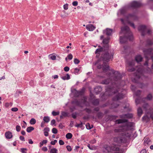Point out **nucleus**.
<instances>
[{
  "mask_svg": "<svg viewBox=\"0 0 153 153\" xmlns=\"http://www.w3.org/2000/svg\"><path fill=\"white\" fill-rule=\"evenodd\" d=\"M114 82L112 84L113 87L108 88L110 91H112L113 94L114 95L112 98L114 101H117L123 99L125 97V95L126 93V91L124 90L120 92V88L121 85V75L118 71H115L114 73Z\"/></svg>",
  "mask_w": 153,
  "mask_h": 153,
  "instance_id": "nucleus-1",
  "label": "nucleus"
},
{
  "mask_svg": "<svg viewBox=\"0 0 153 153\" xmlns=\"http://www.w3.org/2000/svg\"><path fill=\"white\" fill-rule=\"evenodd\" d=\"M109 37L103 39V43L105 44L103 47L97 49L95 53L97 54L96 56L99 57L101 54L100 56L101 60L104 62H108L110 59L113 58L114 54L113 51H110L109 49L108 45V43L109 42Z\"/></svg>",
  "mask_w": 153,
  "mask_h": 153,
  "instance_id": "nucleus-2",
  "label": "nucleus"
},
{
  "mask_svg": "<svg viewBox=\"0 0 153 153\" xmlns=\"http://www.w3.org/2000/svg\"><path fill=\"white\" fill-rule=\"evenodd\" d=\"M123 34L124 36L123 37H120V42L122 44L125 43L129 39L130 41L133 39V36L131 32V31L129 27L127 26L121 27V30L120 34Z\"/></svg>",
  "mask_w": 153,
  "mask_h": 153,
  "instance_id": "nucleus-3",
  "label": "nucleus"
},
{
  "mask_svg": "<svg viewBox=\"0 0 153 153\" xmlns=\"http://www.w3.org/2000/svg\"><path fill=\"white\" fill-rule=\"evenodd\" d=\"M126 140L121 137H115L112 139V143L114 146H111L110 149L114 151H118L119 148L117 146H120L122 143H125Z\"/></svg>",
  "mask_w": 153,
  "mask_h": 153,
  "instance_id": "nucleus-4",
  "label": "nucleus"
},
{
  "mask_svg": "<svg viewBox=\"0 0 153 153\" xmlns=\"http://www.w3.org/2000/svg\"><path fill=\"white\" fill-rule=\"evenodd\" d=\"M97 67L98 69L102 68L103 71H106L109 69V67L106 63L104 62L102 65L99 64L97 66Z\"/></svg>",
  "mask_w": 153,
  "mask_h": 153,
  "instance_id": "nucleus-5",
  "label": "nucleus"
},
{
  "mask_svg": "<svg viewBox=\"0 0 153 153\" xmlns=\"http://www.w3.org/2000/svg\"><path fill=\"white\" fill-rule=\"evenodd\" d=\"M142 5L141 4L136 1H134L129 4V7L134 8H136L140 7Z\"/></svg>",
  "mask_w": 153,
  "mask_h": 153,
  "instance_id": "nucleus-6",
  "label": "nucleus"
},
{
  "mask_svg": "<svg viewBox=\"0 0 153 153\" xmlns=\"http://www.w3.org/2000/svg\"><path fill=\"white\" fill-rule=\"evenodd\" d=\"M146 27V26L145 25H141L138 27V30L141 32V35L143 36L145 35V30Z\"/></svg>",
  "mask_w": 153,
  "mask_h": 153,
  "instance_id": "nucleus-7",
  "label": "nucleus"
},
{
  "mask_svg": "<svg viewBox=\"0 0 153 153\" xmlns=\"http://www.w3.org/2000/svg\"><path fill=\"white\" fill-rule=\"evenodd\" d=\"M85 89V88H83L81 90L79 91H77L75 90V91L74 93V96L76 97L82 95L83 94Z\"/></svg>",
  "mask_w": 153,
  "mask_h": 153,
  "instance_id": "nucleus-8",
  "label": "nucleus"
},
{
  "mask_svg": "<svg viewBox=\"0 0 153 153\" xmlns=\"http://www.w3.org/2000/svg\"><path fill=\"white\" fill-rule=\"evenodd\" d=\"M152 51L153 49L152 48H149L148 49H144L143 50V52L145 56V57L147 59H148V58L147 55H151Z\"/></svg>",
  "mask_w": 153,
  "mask_h": 153,
  "instance_id": "nucleus-9",
  "label": "nucleus"
},
{
  "mask_svg": "<svg viewBox=\"0 0 153 153\" xmlns=\"http://www.w3.org/2000/svg\"><path fill=\"white\" fill-rule=\"evenodd\" d=\"M127 19L131 17L133 18V19L134 20H137L138 19V17L136 15L135 13L129 14L126 17Z\"/></svg>",
  "mask_w": 153,
  "mask_h": 153,
  "instance_id": "nucleus-10",
  "label": "nucleus"
},
{
  "mask_svg": "<svg viewBox=\"0 0 153 153\" xmlns=\"http://www.w3.org/2000/svg\"><path fill=\"white\" fill-rule=\"evenodd\" d=\"M137 71V74L135 75V76L136 78L139 79L140 78L142 75V70L141 69L139 68Z\"/></svg>",
  "mask_w": 153,
  "mask_h": 153,
  "instance_id": "nucleus-11",
  "label": "nucleus"
},
{
  "mask_svg": "<svg viewBox=\"0 0 153 153\" xmlns=\"http://www.w3.org/2000/svg\"><path fill=\"white\" fill-rule=\"evenodd\" d=\"M86 28L87 30L89 31H92L95 29L96 27L93 25L90 24L87 25Z\"/></svg>",
  "mask_w": 153,
  "mask_h": 153,
  "instance_id": "nucleus-12",
  "label": "nucleus"
},
{
  "mask_svg": "<svg viewBox=\"0 0 153 153\" xmlns=\"http://www.w3.org/2000/svg\"><path fill=\"white\" fill-rule=\"evenodd\" d=\"M102 91V88L100 86L96 87L94 89V92L97 94H99Z\"/></svg>",
  "mask_w": 153,
  "mask_h": 153,
  "instance_id": "nucleus-13",
  "label": "nucleus"
},
{
  "mask_svg": "<svg viewBox=\"0 0 153 153\" xmlns=\"http://www.w3.org/2000/svg\"><path fill=\"white\" fill-rule=\"evenodd\" d=\"M5 136L6 138L10 139L13 137L12 133L9 131L6 132L5 133Z\"/></svg>",
  "mask_w": 153,
  "mask_h": 153,
  "instance_id": "nucleus-14",
  "label": "nucleus"
},
{
  "mask_svg": "<svg viewBox=\"0 0 153 153\" xmlns=\"http://www.w3.org/2000/svg\"><path fill=\"white\" fill-rule=\"evenodd\" d=\"M133 117V115L131 114H126L120 116L121 118H131Z\"/></svg>",
  "mask_w": 153,
  "mask_h": 153,
  "instance_id": "nucleus-15",
  "label": "nucleus"
},
{
  "mask_svg": "<svg viewBox=\"0 0 153 153\" xmlns=\"http://www.w3.org/2000/svg\"><path fill=\"white\" fill-rule=\"evenodd\" d=\"M112 32V30L109 28H107L105 30H103V33H105L108 36H110L111 35Z\"/></svg>",
  "mask_w": 153,
  "mask_h": 153,
  "instance_id": "nucleus-16",
  "label": "nucleus"
},
{
  "mask_svg": "<svg viewBox=\"0 0 153 153\" xmlns=\"http://www.w3.org/2000/svg\"><path fill=\"white\" fill-rule=\"evenodd\" d=\"M128 122L127 119H119L117 120L116 121V123L120 124L122 123H126Z\"/></svg>",
  "mask_w": 153,
  "mask_h": 153,
  "instance_id": "nucleus-17",
  "label": "nucleus"
},
{
  "mask_svg": "<svg viewBox=\"0 0 153 153\" xmlns=\"http://www.w3.org/2000/svg\"><path fill=\"white\" fill-rule=\"evenodd\" d=\"M143 58L140 55H138L136 56L135 58L136 61L137 62H141L142 59Z\"/></svg>",
  "mask_w": 153,
  "mask_h": 153,
  "instance_id": "nucleus-18",
  "label": "nucleus"
},
{
  "mask_svg": "<svg viewBox=\"0 0 153 153\" xmlns=\"http://www.w3.org/2000/svg\"><path fill=\"white\" fill-rule=\"evenodd\" d=\"M44 135L47 137L48 135V132L49 131V128L48 127H46L44 129Z\"/></svg>",
  "mask_w": 153,
  "mask_h": 153,
  "instance_id": "nucleus-19",
  "label": "nucleus"
},
{
  "mask_svg": "<svg viewBox=\"0 0 153 153\" xmlns=\"http://www.w3.org/2000/svg\"><path fill=\"white\" fill-rule=\"evenodd\" d=\"M150 120L149 117L147 115L144 116L142 117V120L143 121L148 122Z\"/></svg>",
  "mask_w": 153,
  "mask_h": 153,
  "instance_id": "nucleus-20",
  "label": "nucleus"
},
{
  "mask_svg": "<svg viewBox=\"0 0 153 153\" xmlns=\"http://www.w3.org/2000/svg\"><path fill=\"white\" fill-rule=\"evenodd\" d=\"M110 81V79H107L102 81L101 83L103 84H108L109 83Z\"/></svg>",
  "mask_w": 153,
  "mask_h": 153,
  "instance_id": "nucleus-21",
  "label": "nucleus"
},
{
  "mask_svg": "<svg viewBox=\"0 0 153 153\" xmlns=\"http://www.w3.org/2000/svg\"><path fill=\"white\" fill-rule=\"evenodd\" d=\"M137 114L139 117H140L143 114V111L140 107L137 110Z\"/></svg>",
  "mask_w": 153,
  "mask_h": 153,
  "instance_id": "nucleus-22",
  "label": "nucleus"
},
{
  "mask_svg": "<svg viewBox=\"0 0 153 153\" xmlns=\"http://www.w3.org/2000/svg\"><path fill=\"white\" fill-rule=\"evenodd\" d=\"M61 78L63 80H68L70 78V75L68 74H67L66 76L61 77Z\"/></svg>",
  "mask_w": 153,
  "mask_h": 153,
  "instance_id": "nucleus-23",
  "label": "nucleus"
},
{
  "mask_svg": "<svg viewBox=\"0 0 153 153\" xmlns=\"http://www.w3.org/2000/svg\"><path fill=\"white\" fill-rule=\"evenodd\" d=\"M99 102L98 99L94 100L92 102L93 104L95 105H97L99 104Z\"/></svg>",
  "mask_w": 153,
  "mask_h": 153,
  "instance_id": "nucleus-24",
  "label": "nucleus"
},
{
  "mask_svg": "<svg viewBox=\"0 0 153 153\" xmlns=\"http://www.w3.org/2000/svg\"><path fill=\"white\" fill-rule=\"evenodd\" d=\"M34 129V128L33 127L30 126L27 128L26 131L27 132L30 133Z\"/></svg>",
  "mask_w": 153,
  "mask_h": 153,
  "instance_id": "nucleus-25",
  "label": "nucleus"
},
{
  "mask_svg": "<svg viewBox=\"0 0 153 153\" xmlns=\"http://www.w3.org/2000/svg\"><path fill=\"white\" fill-rule=\"evenodd\" d=\"M36 122V120L33 118H31L30 121V123L31 125L35 124Z\"/></svg>",
  "mask_w": 153,
  "mask_h": 153,
  "instance_id": "nucleus-26",
  "label": "nucleus"
},
{
  "mask_svg": "<svg viewBox=\"0 0 153 153\" xmlns=\"http://www.w3.org/2000/svg\"><path fill=\"white\" fill-rule=\"evenodd\" d=\"M72 134L70 133H68L66 135V137L67 139H70L72 137Z\"/></svg>",
  "mask_w": 153,
  "mask_h": 153,
  "instance_id": "nucleus-27",
  "label": "nucleus"
},
{
  "mask_svg": "<svg viewBox=\"0 0 153 153\" xmlns=\"http://www.w3.org/2000/svg\"><path fill=\"white\" fill-rule=\"evenodd\" d=\"M43 120L45 122L48 123L50 121V118L48 116H45L43 118Z\"/></svg>",
  "mask_w": 153,
  "mask_h": 153,
  "instance_id": "nucleus-28",
  "label": "nucleus"
},
{
  "mask_svg": "<svg viewBox=\"0 0 153 153\" xmlns=\"http://www.w3.org/2000/svg\"><path fill=\"white\" fill-rule=\"evenodd\" d=\"M48 141L47 140H44L42 142H41L39 143V146L40 147H41L44 144H46L47 143Z\"/></svg>",
  "mask_w": 153,
  "mask_h": 153,
  "instance_id": "nucleus-29",
  "label": "nucleus"
},
{
  "mask_svg": "<svg viewBox=\"0 0 153 153\" xmlns=\"http://www.w3.org/2000/svg\"><path fill=\"white\" fill-rule=\"evenodd\" d=\"M58 150L56 148H53L51 149L50 152L51 153H58Z\"/></svg>",
  "mask_w": 153,
  "mask_h": 153,
  "instance_id": "nucleus-30",
  "label": "nucleus"
},
{
  "mask_svg": "<svg viewBox=\"0 0 153 153\" xmlns=\"http://www.w3.org/2000/svg\"><path fill=\"white\" fill-rule=\"evenodd\" d=\"M143 108L147 111V109L149 108V106L147 103H145L143 105Z\"/></svg>",
  "mask_w": 153,
  "mask_h": 153,
  "instance_id": "nucleus-31",
  "label": "nucleus"
},
{
  "mask_svg": "<svg viewBox=\"0 0 153 153\" xmlns=\"http://www.w3.org/2000/svg\"><path fill=\"white\" fill-rule=\"evenodd\" d=\"M59 111L56 112L54 111H53L52 112V114L53 116H56L59 115Z\"/></svg>",
  "mask_w": 153,
  "mask_h": 153,
  "instance_id": "nucleus-32",
  "label": "nucleus"
},
{
  "mask_svg": "<svg viewBox=\"0 0 153 153\" xmlns=\"http://www.w3.org/2000/svg\"><path fill=\"white\" fill-rule=\"evenodd\" d=\"M127 23L134 28H135V27L134 23L131 22L129 21H128Z\"/></svg>",
  "mask_w": 153,
  "mask_h": 153,
  "instance_id": "nucleus-33",
  "label": "nucleus"
},
{
  "mask_svg": "<svg viewBox=\"0 0 153 153\" xmlns=\"http://www.w3.org/2000/svg\"><path fill=\"white\" fill-rule=\"evenodd\" d=\"M97 116L98 118H102L103 116V114L100 112H99L97 114Z\"/></svg>",
  "mask_w": 153,
  "mask_h": 153,
  "instance_id": "nucleus-34",
  "label": "nucleus"
},
{
  "mask_svg": "<svg viewBox=\"0 0 153 153\" xmlns=\"http://www.w3.org/2000/svg\"><path fill=\"white\" fill-rule=\"evenodd\" d=\"M147 45H152L153 44V42L150 39H148L146 41Z\"/></svg>",
  "mask_w": 153,
  "mask_h": 153,
  "instance_id": "nucleus-35",
  "label": "nucleus"
},
{
  "mask_svg": "<svg viewBox=\"0 0 153 153\" xmlns=\"http://www.w3.org/2000/svg\"><path fill=\"white\" fill-rule=\"evenodd\" d=\"M52 130V133L54 134H56L58 132L57 130L55 128H53Z\"/></svg>",
  "mask_w": 153,
  "mask_h": 153,
  "instance_id": "nucleus-36",
  "label": "nucleus"
},
{
  "mask_svg": "<svg viewBox=\"0 0 153 153\" xmlns=\"http://www.w3.org/2000/svg\"><path fill=\"white\" fill-rule=\"evenodd\" d=\"M125 136L126 138L129 139L131 136V134L130 133H125Z\"/></svg>",
  "mask_w": 153,
  "mask_h": 153,
  "instance_id": "nucleus-37",
  "label": "nucleus"
},
{
  "mask_svg": "<svg viewBox=\"0 0 153 153\" xmlns=\"http://www.w3.org/2000/svg\"><path fill=\"white\" fill-rule=\"evenodd\" d=\"M85 126H86V128L87 129H90L92 128V127H91L90 126L89 123H87L86 124Z\"/></svg>",
  "mask_w": 153,
  "mask_h": 153,
  "instance_id": "nucleus-38",
  "label": "nucleus"
},
{
  "mask_svg": "<svg viewBox=\"0 0 153 153\" xmlns=\"http://www.w3.org/2000/svg\"><path fill=\"white\" fill-rule=\"evenodd\" d=\"M73 102L78 106H80V105L81 104L80 102L78 100H75Z\"/></svg>",
  "mask_w": 153,
  "mask_h": 153,
  "instance_id": "nucleus-39",
  "label": "nucleus"
},
{
  "mask_svg": "<svg viewBox=\"0 0 153 153\" xmlns=\"http://www.w3.org/2000/svg\"><path fill=\"white\" fill-rule=\"evenodd\" d=\"M21 129V128L19 126L17 125L16 126V130L17 132H19Z\"/></svg>",
  "mask_w": 153,
  "mask_h": 153,
  "instance_id": "nucleus-40",
  "label": "nucleus"
},
{
  "mask_svg": "<svg viewBox=\"0 0 153 153\" xmlns=\"http://www.w3.org/2000/svg\"><path fill=\"white\" fill-rule=\"evenodd\" d=\"M152 95L151 94H149L147 95V97L145 98L149 100H150L152 99Z\"/></svg>",
  "mask_w": 153,
  "mask_h": 153,
  "instance_id": "nucleus-41",
  "label": "nucleus"
},
{
  "mask_svg": "<svg viewBox=\"0 0 153 153\" xmlns=\"http://www.w3.org/2000/svg\"><path fill=\"white\" fill-rule=\"evenodd\" d=\"M68 113L66 112H65L64 111L62 112L61 113V114L63 116V117H66L68 115Z\"/></svg>",
  "mask_w": 153,
  "mask_h": 153,
  "instance_id": "nucleus-42",
  "label": "nucleus"
},
{
  "mask_svg": "<svg viewBox=\"0 0 153 153\" xmlns=\"http://www.w3.org/2000/svg\"><path fill=\"white\" fill-rule=\"evenodd\" d=\"M80 61L79 60L77 59H75L74 60V62L76 64H78Z\"/></svg>",
  "mask_w": 153,
  "mask_h": 153,
  "instance_id": "nucleus-43",
  "label": "nucleus"
},
{
  "mask_svg": "<svg viewBox=\"0 0 153 153\" xmlns=\"http://www.w3.org/2000/svg\"><path fill=\"white\" fill-rule=\"evenodd\" d=\"M79 70V69L77 68H75L74 69V74H77Z\"/></svg>",
  "mask_w": 153,
  "mask_h": 153,
  "instance_id": "nucleus-44",
  "label": "nucleus"
},
{
  "mask_svg": "<svg viewBox=\"0 0 153 153\" xmlns=\"http://www.w3.org/2000/svg\"><path fill=\"white\" fill-rule=\"evenodd\" d=\"M140 93H141V91H140V90H138L137 91H136L135 94V95L137 96H139L140 94Z\"/></svg>",
  "mask_w": 153,
  "mask_h": 153,
  "instance_id": "nucleus-45",
  "label": "nucleus"
},
{
  "mask_svg": "<svg viewBox=\"0 0 153 153\" xmlns=\"http://www.w3.org/2000/svg\"><path fill=\"white\" fill-rule=\"evenodd\" d=\"M78 2L76 1H73L72 3V4L73 6H76L78 5Z\"/></svg>",
  "mask_w": 153,
  "mask_h": 153,
  "instance_id": "nucleus-46",
  "label": "nucleus"
},
{
  "mask_svg": "<svg viewBox=\"0 0 153 153\" xmlns=\"http://www.w3.org/2000/svg\"><path fill=\"white\" fill-rule=\"evenodd\" d=\"M85 110L86 112L88 114H90L91 112V109L88 108H86L84 110Z\"/></svg>",
  "mask_w": 153,
  "mask_h": 153,
  "instance_id": "nucleus-47",
  "label": "nucleus"
},
{
  "mask_svg": "<svg viewBox=\"0 0 153 153\" xmlns=\"http://www.w3.org/2000/svg\"><path fill=\"white\" fill-rule=\"evenodd\" d=\"M66 148L68 151L70 152L72 150V148L71 146L69 145L66 146Z\"/></svg>",
  "mask_w": 153,
  "mask_h": 153,
  "instance_id": "nucleus-48",
  "label": "nucleus"
},
{
  "mask_svg": "<svg viewBox=\"0 0 153 153\" xmlns=\"http://www.w3.org/2000/svg\"><path fill=\"white\" fill-rule=\"evenodd\" d=\"M64 9L65 10H67L68 9V4H66L63 5Z\"/></svg>",
  "mask_w": 153,
  "mask_h": 153,
  "instance_id": "nucleus-49",
  "label": "nucleus"
},
{
  "mask_svg": "<svg viewBox=\"0 0 153 153\" xmlns=\"http://www.w3.org/2000/svg\"><path fill=\"white\" fill-rule=\"evenodd\" d=\"M124 108L125 109H127V110L128 111H130V109L129 108V105L128 104H127L126 106L124 107Z\"/></svg>",
  "mask_w": 153,
  "mask_h": 153,
  "instance_id": "nucleus-50",
  "label": "nucleus"
},
{
  "mask_svg": "<svg viewBox=\"0 0 153 153\" xmlns=\"http://www.w3.org/2000/svg\"><path fill=\"white\" fill-rule=\"evenodd\" d=\"M64 70L65 72H68L70 68L66 66L64 68Z\"/></svg>",
  "mask_w": 153,
  "mask_h": 153,
  "instance_id": "nucleus-51",
  "label": "nucleus"
},
{
  "mask_svg": "<svg viewBox=\"0 0 153 153\" xmlns=\"http://www.w3.org/2000/svg\"><path fill=\"white\" fill-rule=\"evenodd\" d=\"M18 108L16 107L13 108H12L11 111H13L16 112L18 111Z\"/></svg>",
  "mask_w": 153,
  "mask_h": 153,
  "instance_id": "nucleus-52",
  "label": "nucleus"
},
{
  "mask_svg": "<svg viewBox=\"0 0 153 153\" xmlns=\"http://www.w3.org/2000/svg\"><path fill=\"white\" fill-rule=\"evenodd\" d=\"M67 57L70 60L72 59L73 56L71 54H69L68 56Z\"/></svg>",
  "mask_w": 153,
  "mask_h": 153,
  "instance_id": "nucleus-53",
  "label": "nucleus"
},
{
  "mask_svg": "<svg viewBox=\"0 0 153 153\" xmlns=\"http://www.w3.org/2000/svg\"><path fill=\"white\" fill-rule=\"evenodd\" d=\"M134 60H132L131 62H129L128 63L129 65L130 66L133 65H134Z\"/></svg>",
  "mask_w": 153,
  "mask_h": 153,
  "instance_id": "nucleus-54",
  "label": "nucleus"
},
{
  "mask_svg": "<svg viewBox=\"0 0 153 153\" xmlns=\"http://www.w3.org/2000/svg\"><path fill=\"white\" fill-rule=\"evenodd\" d=\"M57 142V140H54L53 141H52L51 142V144L52 145H54Z\"/></svg>",
  "mask_w": 153,
  "mask_h": 153,
  "instance_id": "nucleus-55",
  "label": "nucleus"
},
{
  "mask_svg": "<svg viewBox=\"0 0 153 153\" xmlns=\"http://www.w3.org/2000/svg\"><path fill=\"white\" fill-rule=\"evenodd\" d=\"M59 144L61 145H63L65 143L64 141L62 140H59Z\"/></svg>",
  "mask_w": 153,
  "mask_h": 153,
  "instance_id": "nucleus-56",
  "label": "nucleus"
},
{
  "mask_svg": "<svg viewBox=\"0 0 153 153\" xmlns=\"http://www.w3.org/2000/svg\"><path fill=\"white\" fill-rule=\"evenodd\" d=\"M135 71V69L134 68H131L128 69V71L130 72L134 71Z\"/></svg>",
  "mask_w": 153,
  "mask_h": 153,
  "instance_id": "nucleus-57",
  "label": "nucleus"
},
{
  "mask_svg": "<svg viewBox=\"0 0 153 153\" xmlns=\"http://www.w3.org/2000/svg\"><path fill=\"white\" fill-rule=\"evenodd\" d=\"M140 102V100L138 98H137L135 100V102L137 105Z\"/></svg>",
  "mask_w": 153,
  "mask_h": 153,
  "instance_id": "nucleus-58",
  "label": "nucleus"
},
{
  "mask_svg": "<svg viewBox=\"0 0 153 153\" xmlns=\"http://www.w3.org/2000/svg\"><path fill=\"white\" fill-rule=\"evenodd\" d=\"M55 120L54 119H53L51 120V125H53L55 123Z\"/></svg>",
  "mask_w": 153,
  "mask_h": 153,
  "instance_id": "nucleus-59",
  "label": "nucleus"
},
{
  "mask_svg": "<svg viewBox=\"0 0 153 153\" xmlns=\"http://www.w3.org/2000/svg\"><path fill=\"white\" fill-rule=\"evenodd\" d=\"M59 128L60 129H62L63 127H64V126L62 123H60L59 124Z\"/></svg>",
  "mask_w": 153,
  "mask_h": 153,
  "instance_id": "nucleus-60",
  "label": "nucleus"
},
{
  "mask_svg": "<svg viewBox=\"0 0 153 153\" xmlns=\"http://www.w3.org/2000/svg\"><path fill=\"white\" fill-rule=\"evenodd\" d=\"M152 30L151 29H149L147 31V33L149 35H151L152 33Z\"/></svg>",
  "mask_w": 153,
  "mask_h": 153,
  "instance_id": "nucleus-61",
  "label": "nucleus"
},
{
  "mask_svg": "<svg viewBox=\"0 0 153 153\" xmlns=\"http://www.w3.org/2000/svg\"><path fill=\"white\" fill-rule=\"evenodd\" d=\"M50 58L52 60H55L56 59V56L55 55H52L51 56Z\"/></svg>",
  "mask_w": 153,
  "mask_h": 153,
  "instance_id": "nucleus-62",
  "label": "nucleus"
},
{
  "mask_svg": "<svg viewBox=\"0 0 153 153\" xmlns=\"http://www.w3.org/2000/svg\"><path fill=\"white\" fill-rule=\"evenodd\" d=\"M20 139L22 141H25V138L23 136H20L19 137Z\"/></svg>",
  "mask_w": 153,
  "mask_h": 153,
  "instance_id": "nucleus-63",
  "label": "nucleus"
},
{
  "mask_svg": "<svg viewBox=\"0 0 153 153\" xmlns=\"http://www.w3.org/2000/svg\"><path fill=\"white\" fill-rule=\"evenodd\" d=\"M72 116L73 118L74 119H76V114L72 113Z\"/></svg>",
  "mask_w": 153,
  "mask_h": 153,
  "instance_id": "nucleus-64",
  "label": "nucleus"
}]
</instances>
